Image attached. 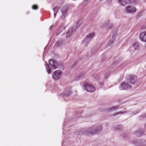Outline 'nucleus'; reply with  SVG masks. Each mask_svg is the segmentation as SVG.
<instances>
[{
  "label": "nucleus",
  "instance_id": "obj_14",
  "mask_svg": "<svg viewBox=\"0 0 146 146\" xmlns=\"http://www.w3.org/2000/svg\"><path fill=\"white\" fill-rule=\"evenodd\" d=\"M71 93V92L70 91H69L67 93H66V92H65L64 93V95H65V96H67L70 94Z\"/></svg>",
  "mask_w": 146,
  "mask_h": 146
},
{
  "label": "nucleus",
  "instance_id": "obj_16",
  "mask_svg": "<svg viewBox=\"0 0 146 146\" xmlns=\"http://www.w3.org/2000/svg\"><path fill=\"white\" fill-rule=\"evenodd\" d=\"M70 35L71 34L69 32H68L66 33V36L67 37H69Z\"/></svg>",
  "mask_w": 146,
  "mask_h": 146
},
{
  "label": "nucleus",
  "instance_id": "obj_2",
  "mask_svg": "<svg viewBox=\"0 0 146 146\" xmlns=\"http://www.w3.org/2000/svg\"><path fill=\"white\" fill-rule=\"evenodd\" d=\"M131 86L128 84L127 83L123 82L121 85V86L120 87V90H123L127 89H130L131 88Z\"/></svg>",
  "mask_w": 146,
  "mask_h": 146
},
{
  "label": "nucleus",
  "instance_id": "obj_17",
  "mask_svg": "<svg viewBox=\"0 0 146 146\" xmlns=\"http://www.w3.org/2000/svg\"><path fill=\"white\" fill-rule=\"evenodd\" d=\"M121 113V112H118V113H117L114 114H113V115H114V116H116V115H117L118 114H120V113Z\"/></svg>",
  "mask_w": 146,
  "mask_h": 146
},
{
  "label": "nucleus",
  "instance_id": "obj_1",
  "mask_svg": "<svg viewBox=\"0 0 146 146\" xmlns=\"http://www.w3.org/2000/svg\"><path fill=\"white\" fill-rule=\"evenodd\" d=\"M61 72L59 70H57L54 72L53 75V78L55 80L59 79L61 76Z\"/></svg>",
  "mask_w": 146,
  "mask_h": 146
},
{
  "label": "nucleus",
  "instance_id": "obj_13",
  "mask_svg": "<svg viewBox=\"0 0 146 146\" xmlns=\"http://www.w3.org/2000/svg\"><path fill=\"white\" fill-rule=\"evenodd\" d=\"M33 9L34 10H36L38 9V6L36 5H34L32 7Z\"/></svg>",
  "mask_w": 146,
  "mask_h": 146
},
{
  "label": "nucleus",
  "instance_id": "obj_7",
  "mask_svg": "<svg viewBox=\"0 0 146 146\" xmlns=\"http://www.w3.org/2000/svg\"><path fill=\"white\" fill-rule=\"evenodd\" d=\"M135 77L134 76H130L129 77L128 79L131 84H133L135 82Z\"/></svg>",
  "mask_w": 146,
  "mask_h": 146
},
{
  "label": "nucleus",
  "instance_id": "obj_11",
  "mask_svg": "<svg viewBox=\"0 0 146 146\" xmlns=\"http://www.w3.org/2000/svg\"><path fill=\"white\" fill-rule=\"evenodd\" d=\"M58 9H59V8L58 7H55L53 9V10H54V11L55 12V13H54V14L55 17L56 16V13L58 11Z\"/></svg>",
  "mask_w": 146,
  "mask_h": 146
},
{
  "label": "nucleus",
  "instance_id": "obj_15",
  "mask_svg": "<svg viewBox=\"0 0 146 146\" xmlns=\"http://www.w3.org/2000/svg\"><path fill=\"white\" fill-rule=\"evenodd\" d=\"M47 66L48 69V70L47 71V72H48V74H49L51 72V69H50V67H49V65L48 64H47Z\"/></svg>",
  "mask_w": 146,
  "mask_h": 146
},
{
  "label": "nucleus",
  "instance_id": "obj_18",
  "mask_svg": "<svg viewBox=\"0 0 146 146\" xmlns=\"http://www.w3.org/2000/svg\"><path fill=\"white\" fill-rule=\"evenodd\" d=\"M118 107L117 106H115L111 109V110L113 109L114 110H115Z\"/></svg>",
  "mask_w": 146,
  "mask_h": 146
},
{
  "label": "nucleus",
  "instance_id": "obj_10",
  "mask_svg": "<svg viewBox=\"0 0 146 146\" xmlns=\"http://www.w3.org/2000/svg\"><path fill=\"white\" fill-rule=\"evenodd\" d=\"M133 46L135 50H137L139 48L138 43L137 42H135L133 44Z\"/></svg>",
  "mask_w": 146,
  "mask_h": 146
},
{
  "label": "nucleus",
  "instance_id": "obj_3",
  "mask_svg": "<svg viewBox=\"0 0 146 146\" xmlns=\"http://www.w3.org/2000/svg\"><path fill=\"white\" fill-rule=\"evenodd\" d=\"M85 88L87 91L90 92H93L95 90V88L93 86L90 84H87L85 86Z\"/></svg>",
  "mask_w": 146,
  "mask_h": 146
},
{
  "label": "nucleus",
  "instance_id": "obj_12",
  "mask_svg": "<svg viewBox=\"0 0 146 146\" xmlns=\"http://www.w3.org/2000/svg\"><path fill=\"white\" fill-rule=\"evenodd\" d=\"M67 10L66 9H64L62 11V14L64 15H65L66 13Z\"/></svg>",
  "mask_w": 146,
  "mask_h": 146
},
{
  "label": "nucleus",
  "instance_id": "obj_5",
  "mask_svg": "<svg viewBox=\"0 0 146 146\" xmlns=\"http://www.w3.org/2000/svg\"><path fill=\"white\" fill-rule=\"evenodd\" d=\"M140 39L143 42H146V32H142L140 36Z\"/></svg>",
  "mask_w": 146,
  "mask_h": 146
},
{
  "label": "nucleus",
  "instance_id": "obj_8",
  "mask_svg": "<svg viewBox=\"0 0 146 146\" xmlns=\"http://www.w3.org/2000/svg\"><path fill=\"white\" fill-rule=\"evenodd\" d=\"M94 36V33H92L89 34L86 36L87 39H91Z\"/></svg>",
  "mask_w": 146,
  "mask_h": 146
},
{
  "label": "nucleus",
  "instance_id": "obj_6",
  "mask_svg": "<svg viewBox=\"0 0 146 146\" xmlns=\"http://www.w3.org/2000/svg\"><path fill=\"white\" fill-rule=\"evenodd\" d=\"M126 9V11L129 13H133L136 11V9L135 7H132L130 6L127 7Z\"/></svg>",
  "mask_w": 146,
  "mask_h": 146
},
{
  "label": "nucleus",
  "instance_id": "obj_4",
  "mask_svg": "<svg viewBox=\"0 0 146 146\" xmlns=\"http://www.w3.org/2000/svg\"><path fill=\"white\" fill-rule=\"evenodd\" d=\"M49 64L52 66V68L54 69L56 68V66L57 65V63L56 62L52 59L50 60L49 62Z\"/></svg>",
  "mask_w": 146,
  "mask_h": 146
},
{
  "label": "nucleus",
  "instance_id": "obj_9",
  "mask_svg": "<svg viewBox=\"0 0 146 146\" xmlns=\"http://www.w3.org/2000/svg\"><path fill=\"white\" fill-rule=\"evenodd\" d=\"M119 4L123 6L127 4L126 1L125 0H119Z\"/></svg>",
  "mask_w": 146,
  "mask_h": 146
}]
</instances>
